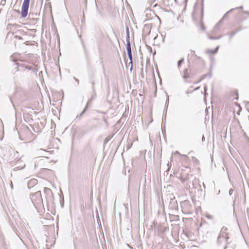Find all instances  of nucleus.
I'll use <instances>...</instances> for the list:
<instances>
[{
  "instance_id": "16",
  "label": "nucleus",
  "mask_w": 249,
  "mask_h": 249,
  "mask_svg": "<svg viewBox=\"0 0 249 249\" xmlns=\"http://www.w3.org/2000/svg\"><path fill=\"white\" fill-rule=\"evenodd\" d=\"M6 2V0H1V3L2 4H4Z\"/></svg>"
},
{
  "instance_id": "23",
  "label": "nucleus",
  "mask_w": 249,
  "mask_h": 249,
  "mask_svg": "<svg viewBox=\"0 0 249 249\" xmlns=\"http://www.w3.org/2000/svg\"><path fill=\"white\" fill-rule=\"evenodd\" d=\"M203 78H202L201 79H200V80H199L198 81H197V82H196V83H199V82H200V81L203 79Z\"/></svg>"
},
{
  "instance_id": "20",
  "label": "nucleus",
  "mask_w": 249,
  "mask_h": 249,
  "mask_svg": "<svg viewBox=\"0 0 249 249\" xmlns=\"http://www.w3.org/2000/svg\"><path fill=\"white\" fill-rule=\"evenodd\" d=\"M11 60L13 61V62H15L16 61V60L14 59H13V56H11Z\"/></svg>"
},
{
  "instance_id": "3",
  "label": "nucleus",
  "mask_w": 249,
  "mask_h": 249,
  "mask_svg": "<svg viewBox=\"0 0 249 249\" xmlns=\"http://www.w3.org/2000/svg\"><path fill=\"white\" fill-rule=\"evenodd\" d=\"M126 50L127 52V54L129 57V59L130 60V63L131 64V66H132V53H131V46H130V43L129 41V40H127V44H126ZM132 69V67L131 68V69Z\"/></svg>"
},
{
  "instance_id": "5",
  "label": "nucleus",
  "mask_w": 249,
  "mask_h": 249,
  "mask_svg": "<svg viewBox=\"0 0 249 249\" xmlns=\"http://www.w3.org/2000/svg\"><path fill=\"white\" fill-rule=\"evenodd\" d=\"M189 77H190V75H189V73H188V71L187 69H185L183 71V78L184 80V82H188V81L186 80V79L189 78Z\"/></svg>"
},
{
  "instance_id": "19",
  "label": "nucleus",
  "mask_w": 249,
  "mask_h": 249,
  "mask_svg": "<svg viewBox=\"0 0 249 249\" xmlns=\"http://www.w3.org/2000/svg\"><path fill=\"white\" fill-rule=\"evenodd\" d=\"M13 71H18V67H16V68L13 70Z\"/></svg>"
},
{
  "instance_id": "14",
  "label": "nucleus",
  "mask_w": 249,
  "mask_h": 249,
  "mask_svg": "<svg viewBox=\"0 0 249 249\" xmlns=\"http://www.w3.org/2000/svg\"><path fill=\"white\" fill-rule=\"evenodd\" d=\"M235 34V32H233L231 34V35H230V39H231L232 36Z\"/></svg>"
},
{
  "instance_id": "29",
  "label": "nucleus",
  "mask_w": 249,
  "mask_h": 249,
  "mask_svg": "<svg viewBox=\"0 0 249 249\" xmlns=\"http://www.w3.org/2000/svg\"><path fill=\"white\" fill-rule=\"evenodd\" d=\"M231 190H230V194H231Z\"/></svg>"
},
{
  "instance_id": "17",
  "label": "nucleus",
  "mask_w": 249,
  "mask_h": 249,
  "mask_svg": "<svg viewBox=\"0 0 249 249\" xmlns=\"http://www.w3.org/2000/svg\"><path fill=\"white\" fill-rule=\"evenodd\" d=\"M218 48H219V47L218 46V47H216V48L215 49V50L214 51V52H215V53L217 52V51H218Z\"/></svg>"
},
{
  "instance_id": "15",
  "label": "nucleus",
  "mask_w": 249,
  "mask_h": 249,
  "mask_svg": "<svg viewBox=\"0 0 249 249\" xmlns=\"http://www.w3.org/2000/svg\"><path fill=\"white\" fill-rule=\"evenodd\" d=\"M15 37L18 38L19 39H22V37L19 36H16Z\"/></svg>"
},
{
  "instance_id": "12",
  "label": "nucleus",
  "mask_w": 249,
  "mask_h": 249,
  "mask_svg": "<svg viewBox=\"0 0 249 249\" xmlns=\"http://www.w3.org/2000/svg\"><path fill=\"white\" fill-rule=\"evenodd\" d=\"M207 52L208 53H210V54H213V53H215V52H214L213 50H208L207 51Z\"/></svg>"
},
{
  "instance_id": "24",
  "label": "nucleus",
  "mask_w": 249,
  "mask_h": 249,
  "mask_svg": "<svg viewBox=\"0 0 249 249\" xmlns=\"http://www.w3.org/2000/svg\"><path fill=\"white\" fill-rule=\"evenodd\" d=\"M203 186H204V187L205 188V185L204 183H203Z\"/></svg>"
},
{
  "instance_id": "22",
  "label": "nucleus",
  "mask_w": 249,
  "mask_h": 249,
  "mask_svg": "<svg viewBox=\"0 0 249 249\" xmlns=\"http://www.w3.org/2000/svg\"><path fill=\"white\" fill-rule=\"evenodd\" d=\"M199 88V87H197V88H196L194 90H196L198 89Z\"/></svg>"
},
{
  "instance_id": "21",
  "label": "nucleus",
  "mask_w": 249,
  "mask_h": 249,
  "mask_svg": "<svg viewBox=\"0 0 249 249\" xmlns=\"http://www.w3.org/2000/svg\"><path fill=\"white\" fill-rule=\"evenodd\" d=\"M10 185H11V188H12V189H13V184H12V182H11V184H10Z\"/></svg>"
},
{
  "instance_id": "10",
  "label": "nucleus",
  "mask_w": 249,
  "mask_h": 249,
  "mask_svg": "<svg viewBox=\"0 0 249 249\" xmlns=\"http://www.w3.org/2000/svg\"><path fill=\"white\" fill-rule=\"evenodd\" d=\"M184 61V59L183 58H182L181 59L179 60L178 61V67L179 68L180 65H181V64L182 63V62H183Z\"/></svg>"
},
{
  "instance_id": "7",
  "label": "nucleus",
  "mask_w": 249,
  "mask_h": 249,
  "mask_svg": "<svg viewBox=\"0 0 249 249\" xmlns=\"http://www.w3.org/2000/svg\"><path fill=\"white\" fill-rule=\"evenodd\" d=\"M233 9L229 10V11L227 12L226 14L223 16L222 19L217 23V24L216 25V27H218V26L222 23V20L226 17L227 15H228L231 11H232Z\"/></svg>"
},
{
  "instance_id": "2",
  "label": "nucleus",
  "mask_w": 249,
  "mask_h": 249,
  "mask_svg": "<svg viewBox=\"0 0 249 249\" xmlns=\"http://www.w3.org/2000/svg\"><path fill=\"white\" fill-rule=\"evenodd\" d=\"M29 3L30 0H24L23 1L21 12V17L22 18H25L27 16Z\"/></svg>"
},
{
  "instance_id": "28",
  "label": "nucleus",
  "mask_w": 249,
  "mask_h": 249,
  "mask_svg": "<svg viewBox=\"0 0 249 249\" xmlns=\"http://www.w3.org/2000/svg\"><path fill=\"white\" fill-rule=\"evenodd\" d=\"M231 190H230V194H231Z\"/></svg>"
},
{
  "instance_id": "1",
  "label": "nucleus",
  "mask_w": 249,
  "mask_h": 249,
  "mask_svg": "<svg viewBox=\"0 0 249 249\" xmlns=\"http://www.w3.org/2000/svg\"><path fill=\"white\" fill-rule=\"evenodd\" d=\"M32 202L35 205L42 202V198L40 191H37L33 194L31 196Z\"/></svg>"
},
{
  "instance_id": "8",
  "label": "nucleus",
  "mask_w": 249,
  "mask_h": 249,
  "mask_svg": "<svg viewBox=\"0 0 249 249\" xmlns=\"http://www.w3.org/2000/svg\"><path fill=\"white\" fill-rule=\"evenodd\" d=\"M44 193L47 195H52V191L48 188H44Z\"/></svg>"
},
{
  "instance_id": "26",
  "label": "nucleus",
  "mask_w": 249,
  "mask_h": 249,
  "mask_svg": "<svg viewBox=\"0 0 249 249\" xmlns=\"http://www.w3.org/2000/svg\"><path fill=\"white\" fill-rule=\"evenodd\" d=\"M176 153H177V154H179V153H178V151H177Z\"/></svg>"
},
{
  "instance_id": "27",
  "label": "nucleus",
  "mask_w": 249,
  "mask_h": 249,
  "mask_svg": "<svg viewBox=\"0 0 249 249\" xmlns=\"http://www.w3.org/2000/svg\"><path fill=\"white\" fill-rule=\"evenodd\" d=\"M204 139V136H203V137H202V141H203Z\"/></svg>"
},
{
  "instance_id": "6",
  "label": "nucleus",
  "mask_w": 249,
  "mask_h": 249,
  "mask_svg": "<svg viewBox=\"0 0 249 249\" xmlns=\"http://www.w3.org/2000/svg\"><path fill=\"white\" fill-rule=\"evenodd\" d=\"M39 151H43L44 152V154H42L41 157L46 158L47 159H49V158L48 156L51 154V151H46L45 150H43L42 149H39Z\"/></svg>"
},
{
  "instance_id": "11",
  "label": "nucleus",
  "mask_w": 249,
  "mask_h": 249,
  "mask_svg": "<svg viewBox=\"0 0 249 249\" xmlns=\"http://www.w3.org/2000/svg\"><path fill=\"white\" fill-rule=\"evenodd\" d=\"M206 217L209 219H213V216L210 214H207L206 215Z\"/></svg>"
},
{
  "instance_id": "25",
  "label": "nucleus",
  "mask_w": 249,
  "mask_h": 249,
  "mask_svg": "<svg viewBox=\"0 0 249 249\" xmlns=\"http://www.w3.org/2000/svg\"><path fill=\"white\" fill-rule=\"evenodd\" d=\"M76 82H77L78 83H79V81H78V79H76Z\"/></svg>"
},
{
  "instance_id": "13",
  "label": "nucleus",
  "mask_w": 249,
  "mask_h": 249,
  "mask_svg": "<svg viewBox=\"0 0 249 249\" xmlns=\"http://www.w3.org/2000/svg\"><path fill=\"white\" fill-rule=\"evenodd\" d=\"M220 37L221 36H219V37H214L209 36V38L211 39H217L220 38Z\"/></svg>"
},
{
  "instance_id": "18",
  "label": "nucleus",
  "mask_w": 249,
  "mask_h": 249,
  "mask_svg": "<svg viewBox=\"0 0 249 249\" xmlns=\"http://www.w3.org/2000/svg\"><path fill=\"white\" fill-rule=\"evenodd\" d=\"M191 53H192L193 55H194L196 56V55L195 54V51H191Z\"/></svg>"
},
{
  "instance_id": "30",
  "label": "nucleus",
  "mask_w": 249,
  "mask_h": 249,
  "mask_svg": "<svg viewBox=\"0 0 249 249\" xmlns=\"http://www.w3.org/2000/svg\"><path fill=\"white\" fill-rule=\"evenodd\" d=\"M181 182H184V180H181Z\"/></svg>"
},
{
  "instance_id": "4",
  "label": "nucleus",
  "mask_w": 249,
  "mask_h": 249,
  "mask_svg": "<svg viewBox=\"0 0 249 249\" xmlns=\"http://www.w3.org/2000/svg\"><path fill=\"white\" fill-rule=\"evenodd\" d=\"M37 184V180L35 178L30 179L27 183L28 188H31Z\"/></svg>"
},
{
  "instance_id": "9",
  "label": "nucleus",
  "mask_w": 249,
  "mask_h": 249,
  "mask_svg": "<svg viewBox=\"0 0 249 249\" xmlns=\"http://www.w3.org/2000/svg\"><path fill=\"white\" fill-rule=\"evenodd\" d=\"M89 103V101H88V103H87V105H88V104ZM88 106V105H87ZM87 106H86L85 107V108H84V109L83 110V111L79 114V115H77V118L78 117H81L83 114L85 113V112L86 111V110H87Z\"/></svg>"
}]
</instances>
